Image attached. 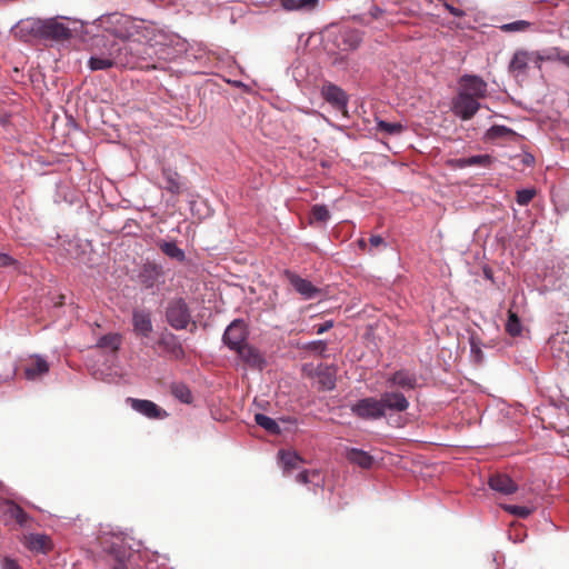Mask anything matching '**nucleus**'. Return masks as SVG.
Masks as SVG:
<instances>
[{"instance_id": "412c9836", "label": "nucleus", "mask_w": 569, "mask_h": 569, "mask_svg": "<svg viewBox=\"0 0 569 569\" xmlns=\"http://www.w3.org/2000/svg\"><path fill=\"white\" fill-rule=\"evenodd\" d=\"M346 459L350 463L356 465L362 469H370L375 461L371 455L357 448L348 449L346 452Z\"/></svg>"}, {"instance_id": "5fc2aeb1", "label": "nucleus", "mask_w": 569, "mask_h": 569, "mask_svg": "<svg viewBox=\"0 0 569 569\" xmlns=\"http://www.w3.org/2000/svg\"><path fill=\"white\" fill-rule=\"evenodd\" d=\"M278 1L280 2V4H282L284 0H278Z\"/></svg>"}, {"instance_id": "f704fd0d", "label": "nucleus", "mask_w": 569, "mask_h": 569, "mask_svg": "<svg viewBox=\"0 0 569 569\" xmlns=\"http://www.w3.org/2000/svg\"><path fill=\"white\" fill-rule=\"evenodd\" d=\"M8 513L20 526H26L29 520L28 513L19 505H16V503H11L9 506Z\"/></svg>"}, {"instance_id": "4468645a", "label": "nucleus", "mask_w": 569, "mask_h": 569, "mask_svg": "<svg viewBox=\"0 0 569 569\" xmlns=\"http://www.w3.org/2000/svg\"><path fill=\"white\" fill-rule=\"evenodd\" d=\"M536 54L533 52H529L526 50H517L510 60L509 63V72L518 78L520 76H526L529 67V62L533 60Z\"/></svg>"}, {"instance_id": "9d476101", "label": "nucleus", "mask_w": 569, "mask_h": 569, "mask_svg": "<svg viewBox=\"0 0 569 569\" xmlns=\"http://www.w3.org/2000/svg\"><path fill=\"white\" fill-rule=\"evenodd\" d=\"M157 346L164 356L170 359L180 360L184 358V350L178 337L171 332H162L157 341Z\"/></svg>"}, {"instance_id": "bb28decb", "label": "nucleus", "mask_w": 569, "mask_h": 569, "mask_svg": "<svg viewBox=\"0 0 569 569\" xmlns=\"http://www.w3.org/2000/svg\"><path fill=\"white\" fill-rule=\"evenodd\" d=\"M122 338L119 333H108L102 336L98 342L97 348L117 352L121 346Z\"/></svg>"}, {"instance_id": "7ed1b4c3", "label": "nucleus", "mask_w": 569, "mask_h": 569, "mask_svg": "<svg viewBox=\"0 0 569 569\" xmlns=\"http://www.w3.org/2000/svg\"><path fill=\"white\" fill-rule=\"evenodd\" d=\"M168 323L176 330L186 329L191 320L188 305L183 299H174L168 303L166 310Z\"/></svg>"}, {"instance_id": "e433bc0d", "label": "nucleus", "mask_w": 569, "mask_h": 569, "mask_svg": "<svg viewBox=\"0 0 569 569\" xmlns=\"http://www.w3.org/2000/svg\"><path fill=\"white\" fill-rule=\"evenodd\" d=\"M311 221L326 222L330 218L328 208L323 204H315L310 211Z\"/></svg>"}, {"instance_id": "09e8293b", "label": "nucleus", "mask_w": 569, "mask_h": 569, "mask_svg": "<svg viewBox=\"0 0 569 569\" xmlns=\"http://www.w3.org/2000/svg\"><path fill=\"white\" fill-rule=\"evenodd\" d=\"M320 382H321V383L323 385V387H325L326 389H328V390L333 389V388H335V386H336V385H335V380H333L330 376H328L325 380H321Z\"/></svg>"}, {"instance_id": "f03ea898", "label": "nucleus", "mask_w": 569, "mask_h": 569, "mask_svg": "<svg viewBox=\"0 0 569 569\" xmlns=\"http://www.w3.org/2000/svg\"><path fill=\"white\" fill-rule=\"evenodd\" d=\"M16 33L24 41H64L72 37L71 29L56 18H27L18 22Z\"/></svg>"}, {"instance_id": "ea45409f", "label": "nucleus", "mask_w": 569, "mask_h": 569, "mask_svg": "<svg viewBox=\"0 0 569 569\" xmlns=\"http://www.w3.org/2000/svg\"><path fill=\"white\" fill-rule=\"evenodd\" d=\"M535 196H536L535 189H522V190L517 191L516 199H517L518 204L527 206L529 202H531V200L533 199Z\"/></svg>"}, {"instance_id": "603ef678", "label": "nucleus", "mask_w": 569, "mask_h": 569, "mask_svg": "<svg viewBox=\"0 0 569 569\" xmlns=\"http://www.w3.org/2000/svg\"><path fill=\"white\" fill-rule=\"evenodd\" d=\"M471 350H472V352H476V353H477V357H479V358H480V356H481V351H480V349H478V348L475 346V343H473V342H471Z\"/></svg>"}, {"instance_id": "f3484780", "label": "nucleus", "mask_w": 569, "mask_h": 569, "mask_svg": "<svg viewBox=\"0 0 569 569\" xmlns=\"http://www.w3.org/2000/svg\"><path fill=\"white\" fill-rule=\"evenodd\" d=\"M489 487L502 495H512L518 490L517 483L506 473H495L488 480Z\"/></svg>"}, {"instance_id": "c9c22d12", "label": "nucleus", "mask_w": 569, "mask_h": 569, "mask_svg": "<svg viewBox=\"0 0 569 569\" xmlns=\"http://www.w3.org/2000/svg\"><path fill=\"white\" fill-rule=\"evenodd\" d=\"M530 22L526 20H518L500 26V30L503 32H526L530 29Z\"/></svg>"}, {"instance_id": "0eeeda50", "label": "nucleus", "mask_w": 569, "mask_h": 569, "mask_svg": "<svg viewBox=\"0 0 569 569\" xmlns=\"http://www.w3.org/2000/svg\"><path fill=\"white\" fill-rule=\"evenodd\" d=\"M321 97L338 111L347 113L349 97L343 89L337 84L326 81L321 87Z\"/></svg>"}, {"instance_id": "a878e982", "label": "nucleus", "mask_w": 569, "mask_h": 569, "mask_svg": "<svg viewBox=\"0 0 569 569\" xmlns=\"http://www.w3.org/2000/svg\"><path fill=\"white\" fill-rule=\"evenodd\" d=\"M517 133L506 126H492L486 133L488 140L507 139L515 140Z\"/></svg>"}, {"instance_id": "39448f33", "label": "nucleus", "mask_w": 569, "mask_h": 569, "mask_svg": "<svg viewBox=\"0 0 569 569\" xmlns=\"http://www.w3.org/2000/svg\"><path fill=\"white\" fill-rule=\"evenodd\" d=\"M351 412L363 420H378L385 417L380 400L367 397L351 406Z\"/></svg>"}, {"instance_id": "ddd939ff", "label": "nucleus", "mask_w": 569, "mask_h": 569, "mask_svg": "<svg viewBox=\"0 0 569 569\" xmlns=\"http://www.w3.org/2000/svg\"><path fill=\"white\" fill-rule=\"evenodd\" d=\"M286 277L289 283L302 296L303 299H313L321 292V290L313 286L309 280L303 279L291 271H286Z\"/></svg>"}, {"instance_id": "f257e3e1", "label": "nucleus", "mask_w": 569, "mask_h": 569, "mask_svg": "<svg viewBox=\"0 0 569 569\" xmlns=\"http://www.w3.org/2000/svg\"><path fill=\"white\" fill-rule=\"evenodd\" d=\"M118 24L113 29L116 39H104L102 47L106 52L93 54L89 61L88 67L92 71L107 70L112 67L121 68H144L142 63L147 56H150L152 47L136 38L138 34L137 26L127 17H118L116 20Z\"/></svg>"}, {"instance_id": "49530a36", "label": "nucleus", "mask_w": 569, "mask_h": 569, "mask_svg": "<svg viewBox=\"0 0 569 569\" xmlns=\"http://www.w3.org/2000/svg\"><path fill=\"white\" fill-rule=\"evenodd\" d=\"M445 7L446 9L455 17H462L463 16V11L461 9H458V8H455L448 3H445Z\"/></svg>"}, {"instance_id": "9b49d317", "label": "nucleus", "mask_w": 569, "mask_h": 569, "mask_svg": "<svg viewBox=\"0 0 569 569\" xmlns=\"http://www.w3.org/2000/svg\"><path fill=\"white\" fill-rule=\"evenodd\" d=\"M239 360L250 369L262 370L266 366V360L262 353L248 342L234 351Z\"/></svg>"}, {"instance_id": "3c124183", "label": "nucleus", "mask_w": 569, "mask_h": 569, "mask_svg": "<svg viewBox=\"0 0 569 569\" xmlns=\"http://www.w3.org/2000/svg\"><path fill=\"white\" fill-rule=\"evenodd\" d=\"M12 263V258L8 254H0V264L1 266H9Z\"/></svg>"}, {"instance_id": "a19ab883", "label": "nucleus", "mask_w": 569, "mask_h": 569, "mask_svg": "<svg viewBox=\"0 0 569 569\" xmlns=\"http://www.w3.org/2000/svg\"><path fill=\"white\" fill-rule=\"evenodd\" d=\"M307 349L319 355H323L327 350V342L323 340H317L308 343Z\"/></svg>"}, {"instance_id": "1a4fd4ad", "label": "nucleus", "mask_w": 569, "mask_h": 569, "mask_svg": "<svg viewBox=\"0 0 569 569\" xmlns=\"http://www.w3.org/2000/svg\"><path fill=\"white\" fill-rule=\"evenodd\" d=\"M480 108L479 100L458 93L452 100V111L462 120L471 119Z\"/></svg>"}, {"instance_id": "c756f323", "label": "nucleus", "mask_w": 569, "mask_h": 569, "mask_svg": "<svg viewBox=\"0 0 569 569\" xmlns=\"http://www.w3.org/2000/svg\"><path fill=\"white\" fill-rule=\"evenodd\" d=\"M506 331L512 336H519L522 331L521 321L518 317V315L512 311L511 309L508 310V320L506 323Z\"/></svg>"}, {"instance_id": "7c9ffc66", "label": "nucleus", "mask_w": 569, "mask_h": 569, "mask_svg": "<svg viewBox=\"0 0 569 569\" xmlns=\"http://www.w3.org/2000/svg\"><path fill=\"white\" fill-rule=\"evenodd\" d=\"M279 458L284 470L296 469L301 462V458L291 451H280Z\"/></svg>"}, {"instance_id": "aec40b11", "label": "nucleus", "mask_w": 569, "mask_h": 569, "mask_svg": "<svg viewBox=\"0 0 569 569\" xmlns=\"http://www.w3.org/2000/svg\"><path fill=\"white\" fill-rule=\"evenodd\" d=\"M49 363L40 356H32L31 363L24 368V377L28 380H36L49 371Z\"/></svg>"}, {"instance_id": "79ce46f5", "label": "nucleus", "mask_w": 569, "mask_h": 569, "mask_svg": "<svg viewBox=\"0 0 569 569\" xmlns=\"http://www.w3.org/2000/svg\"><path fill=\"white\" fill-rule=\"evenodd\" d=\"M447 164L452 169H463L468 167V158L449 159Z\"/></svg>"}, {"instance_id": "2eb2a0df", "label": "nucleus", "mask_w": 569, "mask_h": 569, "mask_svg": "<svg viewBox=\"0 0 569 569\" xmlns=\"http://www.w3.org/2000/svg\"><path fill=\"white\" fill-rule=\"evenodd\" d=\"M163 269L160 264L147 262L143 264L139 279L146 288H153L156 284L163 281Z\"/></svg>"}, {"instance_id": "473e14b6", "label": "nucleus", "mask_w": 569, "mask_h": 569, "mask_svg": "<svg viewBox=\"0 0 569 569\" xmlns=\"http://www.w3.org/2000/svg\"><path fill=\"white\" fill-rule=\"evenodd\" d=\"M172 395L184 403H190L192 401V395L190 389L183 383H174L171 387Z\"/></svg>"}, {"instance_id": "cd10ccee", "label": "nucleus", "mask_w": 569, "mask_h": 569, "mask_svg": "<svg viewBox=\"0 0 569 569\" xmlns=\"http://www.w3.org/2000/svg\"><path fill=\"white\" fill-rule=\"evenodd\" d=\"M254 421L258 426H260L271 435H279L281 432V429L277 421L263 413H257L254 416Z\"/></svg>"}, {"instance_id": "a211bd4d", "label": "nucleus", "mask_w": 569, "mask_h": 569, "mask_svg": "<svg viewBox=\"0 0 569 569\" xmlns=\"http://www.w3.org/2000/svg\"><path fill=\"white\" fill-rule=\"evenodd\" d=\"M127 401L130 403L133 410L148 418L157 419L161 418L162 416L161 408H159L154 402L150 400L128 398Z\"/></svg>"}, {"instance_id": "2f4dec72", "label": "nucleus", "mask_w": 569, "mask_h": 569, "mask_svg": "<svg viewBox=\"0 0 569 569\" xmlns=\"http://www.w3.org/2000/svg\"><path fill=\"white\" fill-rule=\"evenodd\" d=\"M377 129L390 136H397L403 132L405 126L401 122H388L380 120L377 122Z\"/></svg>"}, {"instance_id": "f8f14e48", "label": "nucleus", "mask_w": 569, "mask_h": 569, "mask_svg": "<svg viewBox=\"0 0 569 569\" xmlns=\"http://www.w3.org/2000/svg\"><path fill=\"white\" fill-rule=\"evenodd\" d=\"M389 387H398L403 390H413L418 385L417 375L407 369H400L389 375L386 379Z\"/></svg>"}, {"instance_id": "423d86ee", "label": "nucleus", "mask_w": 569, "mask_h": 569, "mask_svg": "<svg viewBox=\"0 0 569 569\" xmlns=\"http://www.w3.org/2000/svg\"><path fill=\"white\" fill-rule=\"evenodd\" d=\"M460 89L458 93L465 94L477 100L483 99L488 93L487 82L475 74H465L459 80Z\"/></svg>"}, {"instance_id": "c03bdc74", "label": "nucleus", "mask_w": 569, "mask_h": 569, "mask_svg": "<svg viewBox=\"0 0 569 569\" xmlns=\"http://www.w3.org/2000/svg\"><path fill=\"white\" fill-rule=\"evenodd\" d=\"M17 370H18L17 366L12 365L10 367V369L8 370V372L3 377H1L0 381L12 380L16 377V375H17Z\"/></svg>"}, {"instance_id": "393cba45", "label": "nucleus", "mask_w": 569, "mask_h": 569, "mask_svg": "<svg viewBox=\"0 0 569 569\" xmlns=\"http://www.w3.org/2000/svg\"><path fill=\"white\" fill-rule=\"evenodd\" d=\"M160 250L169 258L177 260L179 262L184 261L186 253L184 251L177 246L173 241H164L161 240L158 242Z\"/></svg>"}, {"instance_id": "20e7f679", "label": "nucleus", "mask_w": 569, "mask_h": 569, "mask_svg": "<svg viewBox=\"0 0 569 569\" xmlns=\"http://www.w3.org/2000/svg\"><path fill=\"white\" fill-rule=\"evenodd\" d=\"M249 331L243 320H233L226 329L222 341L232 351L247 343Z\"/></svg>"}, {"instance_id": "72a5a7b5", "label": "nucleus", "mask_w": 569, "mask_h": 569, "mask_svg": "<svg viewBox=\"0 0 569 569\" xmlns=\"http://www.w3.org/2000/svg\"><path fill=\"white\" fill-rule=\"evenodd\" d=\"M110 553L114 556L116 563L113 565V569H128L127 566V553L128 551L122 546L112 547Z\"/></svg>"}, {"instance_id": "c85d7f7f", "label": "nucleus", "mask_w": 569, "mask_h": 569, "mask_svg": "<svg viewBox=\"0 0 569 569\" xmlns=\"http://www.w3.org/2000/svg\"><path fill=\"white\" fill-rule=\"evenodd\" d=\"M296 480L302 485L312 483L316 486H320L323 481L319 470H303L297 476Z\"/></svg>"}, {"instance_id": "a18cd8bd", "label": "nucleus", "mask_w": 569, "mask_h": 569, "mask_svg": "<svg viewBox=\"0 0 569 569\" xmlns=\"http://www.w3.org/2000/svg\"><path fill=\"white\" fill-rule=\"evenodd\" d=\"M369 242H370L371 247H375V248H379V247L386 244L385 240L380 236H371L369 238Z\"/></svg>"}, {"instance_id": "37998d69", "label": "nucleus", "mask_w": 569, "mask_h": 569, "mask_svg": "<svg viewBox=\"0 0 569 569\" xmlns=\"http://www.w3.org/2000/svg\"><path fill=\"white\" fill-rule=\"evenodd\" d=\"M333 327L332 320H327L326 322L315 326L317 335H322L330 330Z\"/></svg>"}, {"instance_id": "4be33fe9", "label": "nucleus", "mask_w": 569, "mask_h": 569, "mask_svg": "<svg viewBox=\"0 0 569 569\" xmlns=\"http://www.w3.org/2000/svg\"><path fill=\"white\" fill-rule=\"evenodd\" d=\"M361 37L356 30H343L338 37V47L341 50H355L359 47Z\"/></svg>"}, {"instance_id": "dca6fc26", "label": "nucleus", "mask_w": 569, "mask_h": 569, "mask_svg": "<svg viewBox=\"0 0 569 569\" xmlns=\"http://www.w3.org/2000/svg\"><path fill=\"white\" fill-rule=\"evenodd\" d=\"M132 326L137 336L149 337L153 329L150 312L143 309L133 310Z\"/></svg>"}, {"instance_id": "6e6552de", "label": "nucleus", "mask_w": 569, "mask_h": 569, "mask_svg": "<svg viewBox=\"0 0 569 569\" xmlns=\"http://www.w3.org/2000/svg\"><path fill=\"white\" fill-rule=\"evenodd\" d=\"M379 400L385 416L387 411L405 412L410 406L405 393L400 391H386L380 396Z\"/></svg>"}, {"instance_id": "8fccbe9b", "label": "nucleus", "mask_w": 569, "mask_h": 569, "mask_svg": "<svg viewBox=\"0 0 569 569\" xmlns=\"http://www.w3.org/2000/svg\"><path fill=\"white\" fill-rule=\"evenodd\" d=\"M557 60H559L565 66L569 67V53L558 52Z\"/></svg>"}, {"instance_id": "864d4df0", "label": "nucleus", "mask_w": 569, "mask_h": 569, "mask_svg": "<svg viewBox=\"0 0 569 569\" xmlns=\"http://www.w3.org/2000/svg\"><path fill=\"white\" fill-rule=\"evenodd\" d=\"M358 244H359V247H360V248H362V249H365V248H366V246H367V243H366V240H365V239H360V240L358 241Z\"/></svg>"}, {"instance_id": "de8ad7c7", "label": "nucleus", "mask_w": 569, "mask_h": 569, "mask_svg": "<svg viewBox=\"0 0 569 569\" xmlns=\"http://www.w3.org/2000/svg\"><path fill=\"white\" fill-rule=\"evenodd\" d=\"M3 569H20L16 560L7 558L4 560Z\"/></svg>"}, {"instance_id": "58836bf2", "label": "nucleus", "mask_w": 569, "mask_h": 569, "mask_svg": "<svg viewBox=\"0 0 569 569\" xmlns=\"http://www.w3.org/2000/svg\"><path fill=\"white\" fill-rule=\"evenodd\" d=\"M493 163V158L489 154H477L468 158V167L482 166L490 167Z\"/></svg>"}, {"instance_id": "4c0bfd02", "label": "nucleus", "mask_w": 569, "mask_h": 569, "mask_svg": "<svg viewBox=\"0 0 569 569\" xmlns=\"http://www.w3.org/2000/svg\"><path fill=\"white\" fill-rule=\"evenodd\" d=\"M503 509L513 516H517L519 518H527L531 515L532 509L525 507V506H515V505H505Z\"/></svg>"}, {"instance_id": "6ab92c4d", "label": "nucleus", "mask_w": 569, "mask_h": 569, "mask_svg": "<svg viewBox=\"0 0 569 569\" xmlns=\"http://www.w3.org/2000/svg\"><path fill=\"white\" fill-rule=\"evenodd\" d=\"M162 179L163 182L161 187L172 194H180L182 192L183 183L181 181V176L170 168L162 169Z\"/></svg>"}, {"instance_id": "b1692460", "label": "nucleus", "mask_w": 569, "mask_h": 569, "mask_svg": "<svg viewBox=\"0 0 569 569\" xmlns=\"http://www.w3.org/2000/svg\"><path fill=\"white\" fill-rule=\"evenodd\" d=\"M319 4V0H284L281 7L286 11H312Z\"/></svg>"}, {"instance_id": "5701e85b", "label": "nucleus", "mask_w": 569, "mask_h": 569, "mask_svg": "<svg viewBox=\"0 0 569 569\" xmlns=\"http://www.w3.org/2000/svg\"><path fill=\"white\" fill-rule=\"evenodd\" d=\"M28 548L33 551L47 553L52 548V543L48 536L36 533L29 536Z\"/></svg>"}]
</instances>
